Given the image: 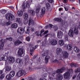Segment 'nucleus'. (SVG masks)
<instances>
[{"label":"nucleus","instance_id":"1","mask_svg":"<svg viewBox=\"0 0 80 80\" xmlns=\"http://www.w3.org/2000/svg\"><path fill=\"white\" fill-rule=\"evenodd\" d=\"M73 73V69H68V72H66L63 74L64 78L65 79H68L70 78V73Z\"/></svg>","mask_w":80,"mask_h":80},{"label":"nucleus","instance_id":"2","mask_svg":"<svg viewBox=\"0 0 80 80\" xmlns=\"http://www.w3.org/2000/svg\"><path fill=\"white\" fill-rule=\"evenodd\" d=\"M26 74V72L23 70H19L17 73L16 76L17 77H21L22 75H25Z\"/></svg>","mask_w":80,"mask_h":80},{"label":"nucleus","instance_id":"3","mask_svg":"<svg viewBox=\"0 0 80 80\" xmlns=\"http://www.w3.org/2000/svg\"><path fill=\"white\" fill-rule=\"evenodd\" d=\"M6 18L8 20H13L14 19V16L13 15H8L6 14Z\"/></svg>","mask_w":80,"mask_h":80},{"label":"nucleus","instance_id":"4","mask_svg":"<svg viewBox=\"0 0 80 80\" xmlns=\"http://www.w3.org/2000/svg\"><path fill=\"white\" fill-rule=\"evenodd\" d=\"M30 5L28 2H27L22 4V8L23 9H25L27 7V8H29Z\"/></svg>","mask_w":80,"mask_h":80},{"label":"nucleus","instance_id":"5","mask_svg":"<svg viewBox=\"0 0 80 80\" xmlns=\"http://www.w3.org/2000/svg\"><path fill=\"white\" fill-rule=\"evenodd\" d=\"M66 68H65L63 67L62 68L60 69H58L56 71V72L57 73H58V74H60V73H62L65 70Z\"/></svg>","mask_w":80,"mask_h":80},{"label":"nucleus","instance_id":"6","mask_svg":"<svg viewBox=\"0 0 80 80\" xmlns=\"http://www.w3.org/2000/svg\"><path fill=\"white\" fill-rule=\"evenodd\" d=\"M4 43H5V41H4L1 40L0 41V50H1L3 49Z\"/></svg>","mask_w":80,"mask_h":80},{"label":"nucleus","instance_id":"7","mask_svg":"<svg viewBox=\"0 0 80 80\" xmlns=\"http://www.w3.org/2000/svg\"><path fill=\"white\" fill-rule=\"evenodd\" d=\"M62 54L64 58H67L68 57V53L67 51H63L62 52Z\"/></svg>","mask_w":80,"mask_h":80},{"label":"nucleus","instance_id":"8","mask_svg":"<svg viewBox=\"0 0 80 80\" xmlns=\"http://www.w3.org/2000/svg\"><path fill=\"white\" fill-rule=\"evenodd\" d=\"M62 36H63V32L60 31H58L57 35L58 37L59 38H62Z\"/></svg>","mask_w":80,"mask_h":80},{"label":"nucleus","instance_id":"9","mask_svg":"<svg viewBox=\"0 0 80 80\" xmlns=\"http://www.w3.org/2000/svg\"><path fill=\"white\" fill-rule=\"evenodd\" d=\"M57 53L58 55H60L61 54H62V49L60 48H57Z\"/></svg>","mask_w":80,"mask_h":80},{"label":"nucleus","instance_id":"10","mask_svg":"<svg viewBox=\"0 0 80 80\" xmlns=\"http://www.w3.org/2000/svg\"><path fill=\"white\" fill-rule=\"evenodd\" d=\"M49 43L52 45H56L57 44V40L50 41Z\"/></svg>","mask_w":80,"mask_h":80},{"label":"nucleus","instance_id":"11","mask_svg":"<svg viewBox=\"0 0 80 80\" xmlns=\"http://www.w3.org/2000/svg\"><path fill=\"white\" fill-rule=\"evenodd\" d=\"M8 60L9 63H13L15 62V58L13 57L10 56Z\"/></svg>","mask_w":80,"mask_h":80},{"label":"nucleus","instance_id":"12","mask_svg":"<svg viewBox=\"0 0 80 80\" xmlns=\"http://www.w3.org/2000/svg\"><path fill=\"white\" fill-rule=\"evenodd\" d=\"M28 13H30L31 15L34 16L35 15V11L33 10H29L28 11Z\"/></svg>","mask_w":80,"mask_h":80},{"label":"nucleus","instance_id":"13","mask_svg":"<svg viewBox=\"0 0 80 80\" xmlns=\"http://www.w3.org/2000/svg\"><path fill=\"white\" fill-rule=\"evenodd\" d=\"M41 54L43 57H45L48 55V51H46L44 52H41Z\"/></svg>","mask_w":80,"mask_h":80},{"label":"nucleus","instance_id":"14","mask_svg":"<svg viewBox=\"0 0 80 80\" xmlns=\"http://www.w3.org/2000/svg\"><path fill=\"white\" fill-rule=\"evenodd\" d=\"M64 47H67V49L68 50H71L72 49V45L70 44H68L67 45V44H66L64 46Z\"/></svg>","mask_w":80,"mask_h":80},{"label":"nucleus","instance_id":"15","mask_svg":"<svg viewBox=\"0 0 80 80\" xmlns=\"http://www.w3.org/2000/svg\"><path fill=\"white\" fill-rule=\"evenodd\" d=\"M23 53V49L22 48H19L18 51V54L19 55H21Z\"/></svg>","mask_w":80,"mask_h":80},{"label":"nucleus","instance_id":"16","mask_svg":"<svg viewBox=\"0 0 80 80\" xmlns=\"http://www.w3.org/2000/svg\"><path fill=\"white\" fill-rule=\"evenodd\" d=\"M68 34L71 37H73V30H70L69 31Z\"/></svg>","mask_w":80,"mask_h":80},{"label":"nucleus","instance_id":"17","mask_svg":"<svg viewBox=\"0 0 80 80\" xmlns=\"http://www.w3.org/2000/svg\"><path fill=\"white\" fill-rule=\"evenodd\" d=\"M63 79V76L62 75L58 74L57 75V80H62Z\"/></svg>","mask_w":80,"mask_h":80},{"label":"nucleus","instance_id":"18","mask_svg":"<svg viewBox=\"0 0 80 80\" xmlns=\"http://www.w3.org/2000/svg\"><path fill=\"white\" fill-rule=\"evenodd\" d=\"M23 29L22 28H19L18 29L17 32L18 33H19L20 34H22L23 33Z\"/></svg>","mask_w":80,"mask_h":80},{"label":"nucleus","instance_id":"19","mask_svg":"<svg viewBox=\"0 0 80 80\" xmlns=\"http://www.w3.org/2000/svg\"><path fill=\"white\" fill-rule=\"evenodd\" d=\"M34 21L32 19H29V23L28 25H34Z\"/></svg>","mask_w":80,"mask_h":80},{"label":"nucleus","instance_id":"20","mask_svg":"<svg viewBox=\"0 0 80 80\" xmlns=\"http://www.w3.org/2000/svg\"><path fill=\"white\" fill-rule=\"evenodd\" d=\"M45 13V8H43L41 9V14L42 15H43Z\"/></svg>","mask_w":80,"mask_h":80},{"label":"nucleus","instance_id":"21","mask_svg":"<svg viewBox=\"0 0 80 80\" xmlns=\"http://www.w3.org/2000/svg\"><path fill=\"white\" fill-rule=\"evenodd\" d=\"M50 58V57L49 56H47L45 58V62L46 63H47L48 62V60Z\"/></svg>","mask_w":80,"mask_h":80},{"label":"nucleus","instance_id":"22","mask_svg":"<svg viewBox=\"0 0 80 80\" xmlns=\"http://www.w3.org/2000/svg\"><path fill=\"white\" fill-rule=\"evenodd\" d=\"M22 42H20V40H17L15 42L14 45H18L20 44V43H22Z\"/></svg>","mask_w":80,"mask_h":80},{"label":"nucleus","instance_id":"23","mask_svg":"<svg viewBox=\"0 0 80 80\" xmlns=\"http://www.w3.org/2000/svg\"><path fill=\"white\" fill-rule=\"evenodd\" d=\"M70 66L72 67H78V65L77 63H72L70 64Z\"/></svg>","mask_w":80,"mask_h":80},{"label":"nucleus","instance_id":"24","mask_svg":"<svg viewBox=\"0 0 80 80\" xmlns=\"http://www.w3.org/2000/svg\"><path fill=\"white\" fill-rule=\"evenodd\" d=\"M23 18L25 20H27L28 18V15L27 13H24L23 16Z\"/></svg>","mask_w":80,"mask_h":80},{"label":"nucleus","instance_id":"25","mask_svg":"<svg viewBox=\"0 0 80 80\" xmlns=\"http://www.w3.org/2000/svg\"><path fill=\"white\" fill-rule=\"evenodd\" d=\"M59 44L60 46H63L65 43L63 40H59Z\"/></svg>","mask_w":80,"mask_h":80},{"label":"nucleus","instance_id":"26","mask_svg":"<svg viewBox=\"0 0 80 80\" xmlns=\"http://www.w3.org/2000/svg\"><path fill=\"white\" fill-rule=\"evenodd\" d=\"M18 14L19 17H22L23 15V12L21 10L18 11Z\"/></svg>","mask_w":80,"mask_h":80},{"label":"nucleus","instance_id":"27","mask_svg":"<svg viewBox=\"0 0 80 80\" xmlns=\"http://www.w3.org/2000/svg\"><path fill=\"white\" fill-rule=\"evenodd\" d=\"M1 60H8V57L7 56H3V57H2Z\"/></svg>","mask_w":80,"mask_h":80},{"label":"nucleus","instance_id":"28","mask_svg":"<svg viewBox=\"0 0 80 80\" xmlns=\"http://www.w3.org/2000/svg\"><path fill=\"white\" fill-rule=\"evenodd\" d=\"M12 27L14 28H17L18 27V25L16 23L12 24Z\"/></svg>","mask_w":80,"mask_h":80},{"label":"nucleus","instance_id":"29","mask_svg":"<svg viewBox=\"0 0 80 80\" xmlns=\"http://www.w3.org/2000/svg\"><path fill=\"white\" fill-rule=\"evenodd\" d=\"M35 48H33L32 47L30 48V52L31 53H30V54L31 55H32V53H33V51H34V49Z\"/></svg>","mask_w":80,"mask_h":80},{"label":"nucleus","instance_id":"30","mask_svg":"<svg viewBox=\"0 0 80 80\" xmlns=\"http://www.w3.org/2000/svg\"><path fill=\"white\" fill-rule=\"evenodd\" d=\"M15 72L12 71L10 72V73L9 75H10L11 77H14V76H15Z\"/></svg>","mask_w":80,"mask_h":80},{"label":"nucleus","instance_id":"31","mask_svg":"<svg viewBox=\"0 0 80 80\" xmlns=\"http://www.w3.org/2000/svg\"><path fill=\"white\" fill-rule=\"evenodd\" d=\"M74 50L76 52H78V53L79 52H80V49H78V48H77V47H75L74 48Z\"/></svg>","mask_w":80,"mask_h":80},{"label":"nucleus","instance_id":"32","mask_svg":"<svg viewBox=\"0 0 80 80\" xmlns=\"http://www.w3.org/2000/svg\"><path fill=\"white\" fill-rule=\"evenodd\" d=\"M6 78L8 80H11V78H12V76H11L10 74H8L6 76Z\"/></svg>","mask_w":80,"mask_h":80},{"label":"nucleus","instance_id":"33","mask_svg":"<svg viewBox=\"0 0 80 80\" xmlns=\"http://www.w3.org/2000/svg\"><path fill=\"white\" fill-rule=\"evenodd\" d=\"M74 33L75 34H76V35H77L78 33V30L77 29H76V28H74V30L73 31Z\"/></svg>","mask_w":80,"mask_h":80},{"label":"nucleus","instance_id":"34","mask_svg":"<svg viewBox=\"0 0 80 80\" xmlns=\"http://www.w3.org/2000/svg\"><path fill=\"white\" fill-rule=\"evenodd\" d=\"M55 21H57V22H63V20L58 18H56L54 19Z\"/></svg>","mask_w":80,"mask_h":80},{"label":"nucleus","instance_id":"35","mask_svg":"<svg viewBox=\"0 0 80 80\" xmlns=\"http://www.w3.org/2000/svg\"><path fill=\"white\" fill-rule=\"evenodd\" d=\"M16 61L17 63H21V62H22V59L19 58H18L16 59Z\"/></svg>","mask_w":80,"mask_h":80},{"label":"nucleus","instance_id":"36","mask_svg":"<svg viewBox=\"0 0 80 80\" xmlns=\"http://www.w3.org/2000/svg\"><path fill=\"white\" fill-rule=\"evenodd\" d=\"M11 67H7L6 68V71H8V72L9 71H10L11 70Z\"/></svg>","mask_w":80,"mask_h":80},{"label":"nucleus","instance_id":"37","mask_svg":"<svg viewBox=\"0 0 80 80\" xmlns=\"http://www.w3.org/2000/svg\"><path fill=\"white\" fill-rule=\"evenodd\" d=\"M16 21L17 22H18L19 23H21V20H20V18H17L16 19Z\"/></svg>","mask_w":80,"mask_h":80},{"label":"nucleus","instance_id":"38","mask_svg":"<svg viewBox=\"0 0 80 80\" xmlns=\"http://www.w3.org/2000/svg\"><path fill=\"white\" fill-rule=\"evenodd\" d=\"M4 77H5V74H1V76H0V79L1 80H2V79H3V78H4Z\"/></svg>","mask_w":80,"mask_h":80},{"label":"nucleus","instance_id":"39","mask_svg":"<svg viewBox=\"0 0 80 80\" xmlns=\"http://www.w3.org/2000/svg\"><path fill=\"white\" fill-rule=\"evenodd\" d=\"M40 7L36 8V12L37 13L39 12H40Z\"/></svg>","mask_w":80,"mask_h":80},{"label":"nucleus","instance_id":"40","mask_svg":"<svg viewBox=\"0 0 80 80\" xmlns=\"http://www.w3.org/2000/svg\"><path fill=\"white\" fill-rule=\"evenodd\" d=\"M46 6L48 9L50 8V4L48 3L46 4Z\"/></svg>","mask_w":80,"mask_h":80},{"label":"nucleus","instance_id":"41","mask_svg":"<svg viewBox=\"0 0 80 80\" xmlns=\"http://www.w3.org/2000/svg\"><path fill=\"white\" fill-rule=\"evenodd\" d=\"M75 72H80V68H77V69L75 71Z\"/></svg>","mask_w":80,"mask_h":80},{"label":"nucleus","instance_id":"42","mask_svg":"<svg viewBox=\"0 0 80 80\" xmlns=\"http://www.w3.org/2000/svg\"><path fill=\"white\" fill-rule=\"evenodd\" d=\"M6 40H12V38L11 37L6 38Z\"/></svg>","mask_w":80,"mask_h":80},{"label":"nucleus","instance_id":"43","mask_svg":"<svg viewBox=\"0 0 80 80\" xmlns=\"http://www.w3.org/2000/svg\"><path fill=\"white\" fill-rule=\"evenodd\" d=\"M1 13H2V14H5V13H6V10H2Z\"/></svg>","mask_w":80,"mask_h":80},{"label":"nucleus","instance_id":"44","mask_svg":"<svg viewBox=\"0 0 80 80\" xmlns=\"http://www.w3.org/2000/svg\"><path fill=\"white\" fill-rule=\"evenodd\" d=\"M53 62H54V63H58V61L57 60V59H55L53 61H52Z\"/></svg>","mask_w":80,"mask_h":80},{"label":"nucleus","instance_id":"45","mask_svg":"<svg viewBox=\"0 0 80 80\" xmlns=\"http://www.w3.org/2000/svg\"><path fill=\"white\" fill-rule=\"evenodd\" d=\"M25 33H28V34H29V33H30V31L29 30V29H27V30L25 32Z\"/></svg>","mask_w":80,"mask_h":80},{"label":"nucleus","instance_id":"46","mask_svg":"<svg viewBox=\"0 0 80 80\" xmlns=\"http://www.w3.org/2000/svg\"><path fill=\"white\" fill-rule=\"evenodd\" d=\"M26 40H30V37H28L26 38Z\"/></svg>","mask_w":80,"mask_h":80},{"label":"nucleus","instance_id":"47","mask_svg":"<svg viewBox=\"0 0 80 80\" xmlns=\"http://www.w3.org/2000/svg\"><path fill=\"white\" fill-rule=\"evenodd\" d=\"M48 2H49V3H53V2H54L53 0H48Z\"/></svg>","mask_w":80,"mask_h":80},{"label":"nucleus","instance_id":"48","mask_svg":"<svg viewBox=\"0 0 80 80\" xmlns=\"http://www.w3.org/2000/svg\"><path fill=\"white\" fill-rule=\"evenodd\" d=\"M6 25H9L10 24V22L8 21V22H7L6 23Z\"/></svg>","mask_w":80,"mask_h":80},{"label":"nucleus","instance_id":"49","mask_svg":"<svg viewBox=\"0 0 80 80\" xmlns=\"http://www.w3.org/2000/svg\"><path fill=\"white\" fill-rule=\"evenodd\" d=\"M67 2H68V1L67 0H63V3H67Z\"/></svg>","mask_w":80,"mask_h":80},{"label":"nucleus","instance_id":"50","mask_svg":"<svg viewBox=\"0 0 80 80\" xmlns=\"http://www.w3.org/2000/svg\"><path fill=\"white\" fill-rule=\"evenodd\" d=\"M54 29H56V30H57V29H58V28L57 27V26H54Z\"/></svg>","mask_w":80,"mask_h":80},{"label":"nucleus","instance_id":"51","mask_svg":"<svg viewBox=\"0 0 80 80\" xmlns=\"http://www.w3.org/2000/svg\"><path fill=\"white\" fill-rule=\"evenodd\" d=\"M3 73V70L0 71V75H2V73Z\"/></svg>","mask_w":80,"mask_h":80},{"label":"nucleus","instance_id":"52","mask_svg":"<svg viewBox=\"0 0 80 80\" xmlns=\"http://www.w3.org/2000/svg\"><path fill=\"white\" fill-rule=\"evenodd\" d=\"M39 80H47L45 78H40L39 79Z\"/></svg>","mask_w":80,"mask_h":80},{"label":"nucleus","instance_id":"53","mask_svg":"<svg viewBox=\"0 0 80 80\" xmlns=\"http://www.w3.org/2000/svg\"><path fill=\"white\" fill-rule=\"evenodd\" d=\"M49 79L51 80H53V78L51 77H50V76H49L48 77Z\"/></svg>","mask_w":80,"mask_h":80},{"label":"nucleus","instance_id":"54","mask_svg":"<svg viewBox=\"0 0 80 80\" xmlns=\"http://www.w3.org/2000/svg\"><path fill=\"white\" fill-rule=\"evenodd\" d=\"M64 8L65 9V10H66V11H68V8L64 7Z\"/></svg>","mask_w":80,"mask_h":80},{"label":"nucleus","instance_id":"55","mask_svg":"<svg viewBox=\"0 0 80 80\" xmlns=\"http://www.w3.org/2000/svg\"><path fill=\"white\" fill-rule=\"evenodd\" d=\"M48 32V30L44 32V34H47Z\"/></svg>","mask_w":80,"mask_h":80},{"label":"nucleus","instance_id":"56","mask_svg":"<svg viewBox=\"0 0 80 80\" xmlns=\"http://www.w3.org/2000/svg\"><path fill=\"white\" fill-rule=\"evenodd\" d=\"M65 38L66 40H68V36L65 37Z\"/></svg>","mask_w":80,"mask_h":80},{"label":"nucleus","instance_id":"57","mask_svg":"<svg viewBox=\"0 0 80 80\" xmlns=\"http://www.w3.org/2000/svg\"><path fill=\"white\" fill-rule=\"evenodd\" d=\"M45 31V30H44V29H42L41 31V33H43V32H44Z\"/></svg>","mask_w":80,"mask_h":80},{"label":"nucleus","instance_id":"58","mask_svg":"<svg viewBox=\"0 0 80 80\" xmlns=\"http://www.w3.org/2000/svg\"><path fill=\"white\" fill-rule=\"evenodd\" d=\"M79 78V79H80V73L78 74V78Z\"/></svg>","mask_w":80,"mask_h":80},{"label":"nucleus","instance_id":"59","mask_svg":"<svg viewBox=\"0 0 80 80\" xmlns=\"http://www.w3.org/2000/svg\"><path fill=\"white\" fill-rule=\"evenodd\" d=\"M49 25L50 27V28H52V26H52V24H49Z\"/></svg>","mask_w":80,"mask_h":80},{"label":"nucleus","instance_id":"60","mask_svg":"<svg viewBox=\"0 0 80 80\" xmlns=\"http://www.w3.org/2000/svg\"><path fill=\"white\" fill-rule=\"evenodd\" d=\"M31 30L32 32H33L34 31V28H32Z\"/></svg>","mask_w":80,"mask_h":80},{"label":"nucleus","instance_id":"61","mask_svg":"<svg viewBox=\"0 0 80 80\" xmlns=\"http://www.w3.org/2000/svg\"><path fill=\"white\" fill-rule=\"evenodd\" d=\"M75 78H76V75H74L72 77V79H75Z\"/></svg>","mask_w":80,"mask_h":80},{"label":"nucleus","instance_id":"62","mask_svg":"<svg viewBox=\"0 0 80 80\" xmlns=\"http://www.w3.org/2000/svg\"><path fill=\"white\" fill-rule=\"evenodd\" d=\"M55 72H53L52 74V76H54V75H55Z\"/></svg>","mask_w":80,"mask_h":80},{"label":"nucleus","instance_id":"63","mask_svg":"<svg viewBox=\"0 0 80 80\" xmlns=\"http://www.w3.org/2000/svg\"><path fill=\"white\" fill-rule=\"evenodd\" d=\"M62 8H59V11H62Z\"/></svg>","mask_w":80,"mask_h":80},{"label":"nucleus","instance_id":"64","mask_svg":"<svg viewBox=\"0 0 80 80\" xmlns=\"http://www.w3.org/2000/svg\"><path fill=\"white\" fill-rule=\"evenodd\" d=\"M48 34H47V35H45V36H44L45 38H46V37H47L48 36Z\"/></svg>","mask_w":80,"mask_h":80}]
</instances>
